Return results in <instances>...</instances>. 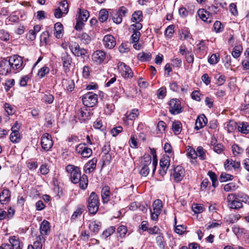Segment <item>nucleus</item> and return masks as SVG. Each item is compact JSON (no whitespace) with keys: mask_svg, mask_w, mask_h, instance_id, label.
<instances>
[{"mask_svg":"<svg viewBox=\"0 0 249 249\" xmlns=\"http://www.w3.org/2000/svg\"><path fill=\"white\" fill-rule=\"evenodd\" d=\"M87 208L89 213L95 214L99 210L100 202L98 195L94 192L90 194L87 200Z\"/></svg>","mask_w":249,"mask_h":249,"instance_id":"nucleus-1","label":"nucleus"},{"mask_svg":"<svg viewBox=\"0 0 249 249\" xmlns=\"http://www.w3.org/2000/svg\"><path fill=\"white\" fill-rule=\"evenodd\" d=\"M167 108L169 112L173 115L179 114L183 111V107L180 101L177 98H173L168 101Z\"/></svg>","mask_w":249,"mask_h":249,"instance_id":"nucleus-2","label":"nucleus"},{"mask_svg":"<svg viewBox=\"0 0 249 249\" xmlns=\"http://www.w3.org/2000/svg\"><path fill=\"white\" fill-rule=\"evenodd\" d=\"M65 169L70 174L71 182L74 184L78 183L82 176L80 168L73 165L69 164L66 167Z\"/></svg>","mask_w":249,"mask_h":249,"instance_id":"nucleus-3","label":"nucleus"},{"mask_svg":"<svg viewBox=\"0 0 249 249\" xmlns=\"http://www.w3.org/2000/svg\"><path fill=\"white\" fill-rule=\"evenodd\" d=\"M98 99V95L96 93L88 92L82 96V100L85 106L92 107L97 103Z\"/></svg>","mask_w":249,"mask_h":249,"instance_id":"nucleus-4","label":"nucleus"},{"mask_svg":"<svg viewBox=\"0 0 249 249\" xmlns=\"http://www.w3.org/2000/svg\"><path fill=\"white\" fill-rule=\"evenodd\" d=\"M224 166L226 170L228 171L233 170L236 173H240L241 170L240 162L234 160L231 158L226 160Z\"/></svg>","mask_w":249,"mask_h":249,"instance_id":"nucleus-5","label":"nucleus"},{"mask_svg":"<svg viewBox=\"0 0 249 249\" xmlns=\"http://www.w3.org/2000/svg\"><path fill=\"white\" fill-rule=\"evenodd\" d=\"M8 61L11 69L19 71L21 70L23 68L22 59L18 55L10 56Z\"/></svg>","mask_w":249,"mask_h":249,"instance_id":"nucleus-6","label":"nucleus"},{"mask_svg":"<svg viewBox=\"0 0 249 249\" xmlns=\"http://www.w3.org/2000/svg\"><path fill=\"white\" fill-rule=\"evenodd\" d=\"M171 176L176 183L180 182L185 176V170L180 165L175 167L171 173Z\"/></svg>","mask_w":249,"mask_h":249,"instance_id":"nucleus-7","label":"nucleus"},{"mask_svg":"<svg viewBox=\"0 0 249 249\" xmlns=\"http://www.w3.org/2000/svg\"><path fill=\"white\" fill-rule=\"evenodd\" d=\"M118 69L121 75L124 78H131L133 76L131 69L123 62L118 63Z\"/></svg>","mask_w":249,"mask_h":249,"instance_id":"nucleus-8","label":"nucleus"},{"mask_svg":"<svg viewBox=\"0 0 249 249\" xmlns=\"http://www.w3.org/2000/svg\"><path fill=\"white\" fill-rule=\"evenodd\" d=\"M227 202L229 208L231 209H239L243 207V204L239 201L234 194L228 195Z\"/></svg>","mask_w":249,"mask_h":249,"instance_id":"nucleus-9","label":"nucleus"},{"mask_svg":"<svg viewBox=\"0 0 249 249\" xmlns=\"http://www.w3.org/2000/svg\"><path fill=\"white\" fill-rule=\"evenodd\" d=\"M76 152L83 158H88L92 154L91 149L88 147L85 143H80L75 148Z\"/></svg>","mask_w":249,"mask_h":249,"instance_id":"nucleus-10","label":"nucleus"},{"mask_svg":"<svg viewBox=\"0 0 249 249\" xmlns=\"http://www.w3.org/2000/svg\"><path fill=\"white\" fill-rule=\"evenodd\" d=\"M41 145L42 148L46 151H49L53 145L52 137L49 134L45 133L41 138Z\"/></svg>","mask_w":249,"mask_h":249,"instance_id":"nucleus-11","label":"nucleus"},{"mask_svg":"<svg viewBox=\"0 0 249 249\" xmlns=\"http://www.w3.org/2000/svg\"><path fill=\"white\" fill-rule=\"evenodd\" d=\"M127 13L128 9L126 7L124 6L120 7L112 17L113 22L116 24L121 23L122 22L123 18L125 17Z\"/></svg>","mask_w":249,"mask_h":249,"instance_id":"nucleus-12","label":"nucleus"},{"mask_svg":"<svg viewBox=\"0 0 249 249\" xmlns=\"http://www.w3.org/2000/svg\"><path fill=\"white\" fill-rule=\"evenodd\" d=\"M18 124L16 122L14 125L11 128L12 131L10 135V140L13 143H18L20 140V135L18 131L19 126Z\"/></svg>","mask_w":249,"mask_h":249,"instance_id":"nucleus-13","label":"nucleus"},{"mask_svg":"<svg viewBox=\"0 0 249 249\" xmlns=\"http://www.w3.org/2000/svg\"><path fill=\"white\" fill-rule=\"evenodd\" d=\"M103 42L104 47L108 49H113L116 44L115 38L111 35H106L103 38Z\"/></svg>","mask_w":249,"mask_h":249,"instance_id":"nucleus-14","label":"nucleus"},{"mask_svg":"<svg viewBox=\"0 0 249 249\" xmlns=\"http://www.w3.org/2000/svg\"><path fill=\"white\" fill-rule=\"evenodd\" d=\"M61 61L63 63L64 71L66 73L69 72L72 62L71 56L67 53H63L61 55Z\"/></svg>","mask_w":249,"mask_h":249,"instance_id":"nucleus-15","label":"nucleus"},{"mask_svg":"<svg viewBox=\"0 0 249 249\" xmlns=\"http://www.w3.org/2000/svg\"><path fill=\"white\" fill-rule=\"evenodd\" d=\"M106 58L105 53L102 50H97L92 55V59L97 64H100L103 62Z\"/></svg>","mask_w":249,"mask_h":249,"instance_id":"nucleus-16","label":"nucleus"},{"mask_svg":"<svg viewBox=\"0 0 249 249\" xmlns=\"http://www.w3.org/2000/svg\"><path fill=\"white\" fill-rule=\"evenodd\" d=\"M207 119L204 114L199 115L196 121L195 129L198 130L204 127L207 123Z\"/></svg>","mask_w":249,"mask_h":249,"instance_id":"nucleus-17","label":"nucleus"},{"mask_svg":"<svg viewBox=\"0 0 249 249\" xmlns=\"http://www.w3.org/2000/svg\"><path fill=\"white\" fill-rule=\"evenodd\" d=\"M11 71V68L7 59H3L0 61V74L6 75Z\"/></svg>","mask_w":249,"mask_h":249,"instance_id":"nucleus-18","label":"nucleus"},{"mask_svg":"<svg viewBox=\"0 0 249 249\" xmlns=\"http://www.w3.org/2000/svg\"><path fill=\"white\" fill-rule=\"evenodd\" d=\"M51 226L50 223L48 221L44 220L40 225L39 230L40 234L39 235H42L44 237V236L49 234Z\"/></svg>","mask_w":249,"mask_h":249,"instance_id":"nucleus-19","label":"nucleus"},{"mask_svg":"<svg viewBox=\"0 0 249 249\" xmlns=\"http://www.w3.org/2000/svg\"><path fill=\"white\" fill-rule=\"evenodd\" d=\"M97 162V159L95 158L89 160L84 166V171L88 174L93 172L96 168Z\"/></svg>","mask_w":249,"mask_h":249,"instance_id":"nucleus-20","label":"nucleus"},{"mask_svg":"<svg viewBox=\"0 0 249 249\" xmlns=\"http://www.w3.org/2000/svg\"><path fill=\"white\" fill-rule=\"evenodd\" d=\"M11 198V192L8 189H4L0 193V203L2 204L8 203Z\"/></svg>","mask_w":249,"mask_h":249,"instance_id":"nucleus-21","label":"nucleus"},{"mask_svg":"<svg viewBox=\"0 0 249 249\" xmlns=\"http://www.w3.org/2000/svg\"><path fill=\"white\" fill-rule=\"evenodd\" d=\"M77 115L80 122L82 123L89 119L90 113L86 108H81L78 110Z\"/></svg>","mask_w":249,"mask_h":249,"instance_id":"nucleus-22","label":"nucleus"},{"mask_svg":"<svg viewBox=\"0 0 249 249\" xmlns=\"http://www.w3.org/2000/svg\"><path fill=\"white\" fill-rule=\"evenodd\" d=\"M9 244L13 249H21L22 243L20 242L19 238L16 236H11L8 239Z\"/></svg>","mask_w":249,"mask_h":249,"instance_id":"nucleus-23","label":"nucleus"},{"mask_svg":"<svg viewBox=\"0 0 249 249\" xmlns=\"http://www.w3.org/2000/svg\"><path fill=\"white\" fill-rule=\"evenodd\" d=\"M199 17L204 22L210 23L212 22V18L210 13L204 9H200L197 11Z\"/></svg>","mask_w":249,"mask_h":249,"instance_id":"nucleus-24","label":"nucleus"},{"mask_svg":"<svg viewBox=\"0 0 249 249\" xmlns=\"http://www.w3.org/2000/svg\"><path fill=\"white\" fill-rule=\"evenodd\" d=\"M101 197L103 203H107L110 200V188L108 186H104L101 190Z\"/></svg>","mask_w":249,"mask_h":249,"instance_id":"nucleus-25","label":"nucleus"},{"mask_svg":"<svg viewBox=\"0 0 249 249\" xmlns=\"http://www.w3.org/2000/svg\"><path fill=\"white\" fill-rule=\"evenodd\" d=\"M62 83L64 87V89L68 91L71 92L73 90L75 87V84L73 80L63 79Z\"/></svg>","mask_w":249,"mask_h":249,"instance_id":"nucleus-26","label":"nucleus"},{"mask_svg":"<svg viewBox=\"0 0 249 249\" xmlns=\"http://www.w3.org/2000/svg\"><path fill=\"white\" fill-rule=\"evenodd\" d=\"M45 238L42 235H38L36 238V241L34 242L33 245H30L32 246L34 249H42V243H44Z\"/></svg>","mask_w":249,"mask_h":249,"instance_id":"nucleus-27","label":"nucleus"},{"mask_svg":"<svg viewBox=\"0 0 249 249\" xmlns=\"http://www.w3.org/2000/svg\"><path fill=\"white\" fill-rule=\"evenodd\" d=\"M143 19L142 12L141 10L135 11L132 15L131 21L133 22H141Z\"/></svg>","mask_w":249,"mask_h":249,"instance_id":"nucleus-28","label":"nucleus"},{"mask_svg":"<svg viewBox=\"0 0 249 249\" xmlns=\"http://www.w3.org/2000/svg\"><path fill=\"white\" fill-rule=\"evenodd\" d=\"M85 210V207L84 205H79L77 207L76 210L74 212L71 216V220H75L77 218L79 217Z\"/></svg>","mask_w":249,"mask_h":249,"instance_id":"nucleus-29","label":"nucleus"},{"mask_svg":"<svg viewBox=\"0 0 249 249\" xmlns=\"http://www.w3.org/2000/svg\"><path fill=\"white\" fill-rule=\"evenodd\" d=\"M54 35L57 38L62 37V31L63 30V25L60 22H57L54 24Z\"/></svg>","mask_w":249,"mask_h":249,"instance_id":"nucleus-30","label":"nucleus"},{"mask_svg":"<svg viewBox=\"0 0 249 249\" xmlns=\"http://www.w3.org/2000/svg\"><path fill=\"white\" fill-rule=\"evenodd\" d=\"M237 129L242 133L247 134L249 132V124L247 122L239 123Z\"/></svg>","mask_w":249,"mask_h":249,"instance_id":"nucleus-31","label":"nucleus"},{"mask_svg":"<svg viewBox=\"0 0 249 249\" xmlns=\"http://www.w3.org/2000/svg\"><path fill=\"white\" fill-rule=\"evenodd\" d=\"M208 41L201 40L197 44L196 47L197 49L201 53H206L207 51V44Z\"/></svg>","mask_w":249,"mask_h":249,"instance_id":"nucleus-32","label":"nucleus"},{"mask_svg":"<svg viewBox=\"0 0 249 249\" xmlns=\"http://www.w3.org/2000/svg\"><path fill=\"white\" fill-rule=\"evenodd\" d=\"M234 194L242 204L243 202L245 203H249V196L245 193L239 192L237 193H234Z\"/></svg>","mask_w":249,"mask_h":249,"instance_id":"nucleus-33","label":"nucleus"},{"mask_svg":"<svg viewBox=\"0 0 249 249\" xmlns=\"http://www.w3.org/2000/svg\"><path fill=\"white\" fill-rule=\"evenodd\" d=\"M182 124L179 121H174L172 124V130L175 135H178L181 132Z\"/></svg>","mask_w":249,"mask_h":249,"instance_id":"nucleus-34","label":"nucleus"},{"mask_svg":"<svg viewBox=\"0 0 249 249\" xmlns=\"http://www.w3.org/2000/svg\"><path fill=\"white\" fill-rule=\"evenodd\" d=\"M170 164V159L169 156L161 158L160 161V167L168 169Z\"/></svg>","mask_w":249,"mask_h":249,"instance_id":"nucleus-35","label":"nucleus"},{"mask_svg":"<svg viewBox=\"0 0 249 249\" xmlns=\"http://www.w3.org/2000/svg\"><path fill=\"white\" fill-rule=\"evenodd\" d=\"M79 187L82 190H85L88 185V177L85 174H83L79 179Z\"/></svg>","mask_w":249,"mask_h":249,"instance_id":"nucleus-36","label":"nucleus"},{"mask_svg":"<svg viewBox=\"0 0 249 249\" xmlns=\"http://www.w3.org/2000/svg\"><path fill=\"white\" fill-rule=\"evenodd\" d=\"M137 57L138 59L141 61H147L151 59L152 55L150 53L141 52L138 54Z\"/></svg>","mask_w":249,"mask_h":249,"instance_id":"nucleus-37","label":"nucleus"},{"mask_svg":"<svg viewBox=\"0 0 249 249\" xmlns=\"http://www.w3.org/2000/svg\"><path fill=\"white\" fill-rule=\"evenodd\" d=\"M208 175L209 176L212 182V186L215 188L218 185V181L217 180V177L215 173L213 171H210L208 173Z\"/></svg>","mask_w":249,"mask_h":249,"instance_id":"nucleus-38","label":"nucleus"},{"mask_svg":"<svg viewBox=\"0 0 249 249\" xmlns=\"http://www.w3.org/2000/svg\"><path fill=\"white\" fill-rule=\"evenodd\" d=\"M80 41L85 44H88L91 41L90 36L86 33H83L78 36Z\"/></svg>","mask_w":249,"mask_h":249,"instance_id":"nucleus-39","label":"nucleus"},{"mask_svg":"<svg viewBox=\"0 0 249 249\" xmlns=\"http://www.w3.org/2000/svg\"><path fill=\"white\" fill-rule=\"evenodd\" d=\"M151 163V157L149 154H145L142 158L141 166L148 167Z\"/></svg>","mask_w":249,"mask_h":249,"instance_id":"nucleus-40","label":"nucleus"},{"mask_svg":"<svg viewBox=\"0 0 249 249\" xmlns=\"http://www.w3.org/2000/svg\"><path fill=\"white\" fill-rule=\"evenodd\" d=\"M153 211L157 213H160L162 208V203L160 199H156L153 204Z\"/></svg>","mask_w":249,"mask_h":249,"instance_id":"nucleus-41","label":"nucleus"},{"mask_svg":"<svg viewBox=\"0 0 249 249\" xmlns=\"http://www.w3.org/2000/svg\"><path fill=\"white\" fill-rule=\"evenodd\" d=\"M108 18V11L105 9L100 10L99 14V20L100 21L103 22L106 21Z\"/></svg>","mask_w":249,"mask_h":249,"instance_id":"nucleus-42","label":"nucleus"},{"mask_svg":"<svg viewBox=\"0 0 249 249\" xmlns=\"http://www.w3.org/2000/svg\"><path fill=\"white\" fill-rule=\"evenodd\" d=\"M89 17V13L87 10L80 9L78 19L85 22Z\"/></svg>","mask_w":249,"mask_h":249,"instance_id":"nucleus-43","label":"nucleus"},{"mask_svg":"<svg viewBox=\"0 0 249 249\" xmlns=\"http://www.w3.org/2000/svg\"><path fill=\"white\" fill-rule=\"evenodd\" d=\"M238 186L234 182H230L224 185V190L227 192L234 191Z\"/></svg>","mask_w":249,"mask_h":249,"instance_id":"nucleus-44","label":"nucleus"},{"mask_svg":"<svg viewBox=\"0 0 249 249\" xmlns=\"http://www.w3.org/2000/svg\"><path fill=\"white\" fill-rule=\"evenodd\" d=\"M156 242L160 249H165V242L162 233L160 234L156 238Z\"/></svg>","mask_w":249,"mask_h":249,"instance_id":"nucleus-45","label":"nucleus"},{"mask_svg":"<svg viewBox=\"0 0 249 249\" xmlns=\"http://www.w3.org/2000/svg\"><path fill=\"white\" fill-rule=\"evenodd\" d=\"M233 178V176L232 175L225 172H222L220 176L219 180L222 182L231 180Z\"/></svg>","mask_w":249,"mask_h":249,"instance_id":"nucleus-46","label":"nucleus"},{"mask_svg":"<svg viewBox=\"0 0 249 249\" xmlns=\"http://www.w3.org/2000/svg\"><path fill=\"white\" fill-rule=\"evenodd\" d=\"M231 149L233 154L235 156L242 154L244 152V149L236 144L232 145Z\"/></svg>","mask_w":249,"mask_h":249,"instance_id":"nucleus-47","label":"nucleus"},{"mask_svg":"<svg viewBox=\"0 0 249 249\" xmlns=\"http://www.w3.org/2000/svg\"><path fill=\"white\" fill-rule=\"evenodd\" d=\"M50 71V69L45 66L39 70L37 72V75L40 78H43L46 74H48Z\"/></svg>","mask_w":249,"mask_h":249,"instance_id":"nucleus-48","label":"nucleus"},{"mask_svg":"<svg viewBox=\"0 0 249 249\" xmlns=\"http://www.w3.org/2000/svg\"><path fill=\"white\" fill-rule=\"evenodd\" d=\"M206 151L202 146H198L196 149V153L198 158L202 160L206 159Z\"/></svg>","mask_w":249,"mask_h":249,"instance_id":"nucleus-49","label":"nucleus"},{"mask_svg":"<svg viewBox=\"0 0 249 249\" xmlns=\"http://www.w3.org/2000/svg\"><path fill=\"white\" fill-rule=\"evenodd\" d=\"M100 223H98L96 221H92L89 224V227L90 230L94 232H97L100 229Z\"/></svg>","mask_w":249,"mask_h":249,"instance_id":"nucleus-50","label":"nucleus"},{"mask_svg":"<svg viewBox=\"0 0 249 249\" xmlns=\"http://www.w3.org/2000/svg\"><path fill=\"white\" fill-rule=\"evenodd\" d=\"M174 33V26L173 25H171L168 26V27L166 29L164 33V35L166 37L171 38Z\"/></svg>","mask_w":249,"mask_h":249,"instance_id":"nucleus-51","label":"nucleus"},{"mask_svg":"<svg viewBox=\"0 0 249 249\" xmlns=\"http://www.w3.org/2000/svg\"><path fill=\"white\" fill-rule=\"evenodd\" d=\"M187 152L188 157L192 159H196L197 156L196 151L191 146H188L187 148Z\"/></svg>","mask_w":249,"mask_h":249,"instance_id":"nucleus-52","label":"nucleus"},{"mask_svg":"<svg viewBox=\"0 0 249 249\" xmlns=\"http://www.w3.org/2000/svg\"><path fill=\"white\" fill-rule=\"evenodd\" d=\"M50 35L49 32L47 31L43 32L40 36V41L41 43H44L47 44L49 41Z\"/></svg>","mask_w":249,"mask_h":249,"instance_id":"nucleus-53","label":"nucleus"},{"mask_svg":"<svg viewBox=\"0 0 249 249\" xmlns=\"http://www.w3.org/2000/svg\"><path fill=\"white\" fill-rule=\"evenodd\" d=\"M115 231V228L113 226L110 227L105 231H104L102 233V236L105 238L110 236Z\"/></svg>","mask_w":249,"mask_h":249,"instance_id":"nucleus-54","label":"nucleus"},{"mask_svg":"<svg viewBox=\"0 0 249 249\" xmlns=\"http://www.w3.org/2000/svg\"><path fill=\"white\" fill-rule=\"evenodd\" d=\"M139 115V110L137 109H133L131 112L127 115L126 117L128 120H134Z\"/></svg>","mask_w":249,"mask_h":249,"instance_id":"nucleus-55","label":"nucleus"},{"mask_svg":"<svg viewBox=\"0 0 249 249\" xmlns=\"http://www.w3.org/2000/svg\"><path fill=\"white\" fill-rule=\"evenodd\" d=\"M141 34L140 32H133V34L130 37V41L131 43L138 42L140 40Z\"/></svg>","mask_w":249,"mask_h":249,"instance_id":"nucleus-56","label":"nucleus"},{"mask_svg":"<svg viewBox=\"0 0 249 249\" xmlns=\"http://www.w3.org/2000/svg\"><path fill=\"white\" fill-rule=\"evenodd\" d=\"M4 108L8 115H12L14 114V109L12 106L9 103H5L4 104Z\"/></svg>","mask_w":249,"mask_h":249,"instance_id":"nucleus-57","label":"nucleus"},{"mask_svg":"<svg viewBox=\"0 0 249 249\" xmlns=\"http://www.w3.org/2000/svg\"><path fill=\"white\" fill-rule=\"evenodd\" d=\"M10 35L8 32L4 30H0V38L3 41H8L9 39Z\"/></svg>","mask_w":249,"mask_h":249,"instance_id":"nucleus-58","label":"nucleus"},{"mask_svg":"<svg viewBox=\"0 0 249 249\" xmlns=\"http://www.w3.org/2000/svg\"><path fill=\"white\" fill-rule=\"evenodd\" d=\"M68 3L67 0H63L60 2V8L63 11L64 14H66L69 11Z\"/></svg>","mask_w":249,"mask_h":249,"instance_id":"nucleus-59","label":"nucleus"},{"mask_svg":"<svg viewBox=\"0 0 249 249\" xmlns=\"http://www.w3.org/2000/svg\"><path fill=\"white\" fill-rule=\"evenodd\" d=\"M238 124L233 122L230 121L227 125V130L228 132L231 133L234 131V130L237 127Z\"/></svg>","mask_w":249,"mask_h":249,"instance_id":"nucleus-60","label":"nucleus"},{"mask_svg":"<svg viewBox=\"0 0 249 249\" xmlns=\"http://www.w3.org/2000/svg\"><path fill=\"white\" fill-rule=\"evenodd\" d=\"M127 230L125 226L121 225L117 229V232L121 237H124L127 232Z\"/></svg>","mask_w":249,"mask_h":249,"instance_id":"nucleus-61","label":"nucleus"},{"mask_svg":"<svg viewBox=\"0 0 249 249\" xmlns=\"http://www.w3.org/2000/svg\"><path fill=\"white\" fill-rule=\"evenodd\" d=\"M191 37V35L190 32L187 30L184 29L182 31V33L180 35V38L181 40H186Z\"/></svg>","mask_w":249,"mask_h":249,"instance_id":"nucleus-62","label":"nucleus"},{"mask_svg":"<svg viewBox=\"0 0 249 249\" xmlns=\"http://www.w3.org/2000/svg\"><path fill=\"white\" fill-rule=\"evenodd\" d=\"M213 28L216 33H219L223 31V26L220 21L216 20L214 24Z\"/></svg>","mask_w":249,"mask_h":249,"instance_id":"nucleus-63","label":"nucleus"},{"mask_svg":"<svg viewBox=\"0 0 249 249\" xmlns=\"http://www.w3.org/2000/svg\"><path fill=\"white\" fill-rule=\"evenodd\" d=\"M69 48L75 56L80 48L79 45L76 42L72 43L70 45Z\"/></svg>","mask_w":249,"mask_h":249,"instance_id":"nucleus-64","label":"nucleus"}]
</instances>
